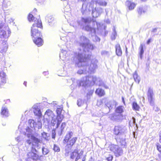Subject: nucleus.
Wrapping results in <instances>:
<instances>
[{"instance_id": "f257e3e1", "label": "nucleus", "mask_w": 161, "mask_h": 161, "mask_svg": "<svg viewBox=\"0 0 161 161\" xmlns=\"http://www.w3.org/2000/svg\"><path fill=\"white\" fill-rule=\"evenodd\" d=\"M78 43L83 50L78 49L74 53L73 56L71 59L75 63L76 66L80 67L81 66L77 73L79 74L94 73L97 67V60L93 59L90 66L86 64L91 56L89 51L94 49L93 45L90 43L89 39L84 36L80 37Z\"/></svg>"}, {"instance_id": "f03ea898", "label": "nucleus", "mask_w": 161, "mask_h": 161, "mask_svg": "<svg viewBox=\"0 0 161 161\" xmlns=\"http://www.w3.org/2000/svg\"><path fill=\"white\" fill-rule=\"evenodd\" d=\"M126 130L125 127L123 126H115L114 129V134L116 135L115 138L117 143L125 147L126 144L125 132Z\"/></svg>"}, {"instance_id": "7ed1b4c3", "label": "nucleus", "mask_w": 161, "mask_h": 161, "mask_svg": "<svg viewBox=\"0 0 161 161\" xmlns=\"http://www.w3.org/2000/svg\"><path fill=\"white\" fill-rule=\"evenodd\" d=\"M73 133L72 131L69 132L66 135L63 140V142L64 144L67 143L65 147V155L68 156L70 152L72 147L76 142L77 138L73 136Z\"/></svg>"}, {"instance_id": "20e7f679", "label": "nucleus", "mask_w": 161, "mask_h": 161, "mask_svg": "<svg viewBox=\"0 0 161 161\" xmlns=\"http://www.w3.org/2000/svg\"><path fill=\"white\" fill-rule=\"evenodd\" d=\"M42 27V23L40 19L35 20L34 23L31 27V33L32 38H37L40 37L42 35L40 32L38 30V28Z\"/></svg>"}, {"instance_id": "39448f33", "label": "nucleus", "mask_w": 161, "mask_h": 161, "mask_svg": "<svg viewBox=\"0 0 161 161\" xmlns=\"http://www.w3.org/2000/svg\"><path fill=\"white\" fill-rule=\"evenodd\" d=\"M36 144H33L32 146L31 147V152H29L27 154V158H26L27 161H31V159L33 160H37L38 158V155L35 152H37V151L35 148V147H36L37 149H39V146L37 148L36 146Z\"/></svg>"}, {"instance_id": "423d86ee", "label": "nucleus", "mask_w": 161, "mask_h": 161, "mask_svg": "<svg viewBox=\"0 0 161 161\" xmlns=\"http://www.w3.org/2000/svg\"><path fill=\"white\" fill-rule=\"evenodd\" d=\"M29 126L31 128H34L35 130L42 128V123L41 119L38 120L37 122H35L33 119H30L28 121Z\"/></svg>"}, {"instance_id": "0eeeda50", "label": "nucleus", "mask_w": 161, "mask_h": 161, "mask_svg": "<svg viewBox=\"0 0 161 161\" xmlns=\"http://www.w3.org/2000/svg\"><path fill=\"white\" fill-rule=\"evenodd\" d=\"M108 118L114 122H121L123 118L122 114L114 113L109 115Z\"/></svg>"}, {"instance_id": "6e6552de", "label": "nucleus", "mask_w": 161, "mask_h": 161, "mask_svg": "<svg viewBox=\"0 0 161 161\" xmlns=\"http://www.w3.org/2000/svg\"><path fill=\"white\" fill-rule=\"evenodd\" d=\"M55 115L53 112L50 109H47L46 111L44 116V121L46 123V121L47 123L48 124L50 122L51 119L54 118L55 117Z\"/></svg>"}, {"instance_id": "1a4fd4ad", "label": "nucleus", "mask_w": 161, "mask_h": 161, "mask_svg": "<svg viewBox=\"0 0 161 161\" xmlns=\"http://www.w3.org/2000/svg\"><path fill=\"white\" fill-rule=\"evenodd\" d=\"M110 150L114 153L117 157L121 155L123 153L122 148L116 145L112 144L110 145Z\"/></svg>"}, {"instance_id": "9d476101", "label": "nucleus", "mask_w": 161, "mask_h": 161, "mask_svg": "<svg viewBox=\"0 0 161 161\" xmlns=\"http://www.w3.org/2000/svg\"><path fill=\"white\" fill-rule=\"evenodd\" d=\"M89 76H86L82 78L80 80L78 81L77 85L79 87L80 86H86L90 83Z\"/></svg>"}, {"instance_id": "9b49d317", "label": "nucleus", "mask_w": 161, "mask_h": 161, "mask_svg": "<svg viewBox=\"0 0 161 161\" xmlns=\"http://www.w3.org/2000/svg\"><path fill=\"white\" fill-rule=\"evenodd\" d=\"M29 138L30 139L27 140L26 141V143L29 145H33V144H34L32 142L33 141L35 144H36V146L38 148V145H39L38 143L40 142V140L34 136H31Z\"/></svg>"}, {"instance_id": "f8f14e48", "label": "nucleus", "mask_w": 161, "mask_h": 161, "mask_svg": "<svg viewBox=\"0 0 161 161\" xmlns=\"http://www.w3.org/2000/svg\"><path fill=\"white\" fill-rule=\"evenodd\" d=\"M92 19L91 18L89 17H82L80 20H78L77 21V23L79 25L82 26L83 24H90L91 23Z\"/></svg>"}, {"instance_id": "ddd939ff", "label": "nucleus", "mask_w": 161, "mask_h": 161, "mask_svg": "<svg viewBox=\"0 0 161 161\" xmlns=\"http://www.w3.org/2000/svg\"><path fill=\"white\" fill-rule=\"evenodd\" d=\"M33 112L35 115L37 116L38 117V120L41 119L42 118V114L41 111V110L38 108V106L36 105H34L33 106Z\"/></svg>"}, {"instance_id": "4468645a", "label": "nucleus", "mask_w": 161, "mask_h": 161, "mask_svg": "<svg viewBox=\"0 0 161 161\" xmlns=\"http://www.w3.org/2000/svg\"><path fill=\"white\" fill-rule=\"evenodd\" d=\"M153 91L149 88L147 92V98L150 105L152 106H153L154 105V102L153 100Z\"/></svg>"}, {"instance_id": "2eb2a0df", "label": "nucleus", "mask_w": 161, "mask_h": 161, "mask_svg": "<svg viewBox=\"0 0 161 161\" xmlns=\"http://www.w3.org/2000/svg\"><path fill=\"white\" fill-rule=\"evenodd\" d=\"M103 10L100 8H95L93 9L92 12V15L93 17L96 18L99 16L103 12Z\"/></svg>"}, {"instance_id": "dca6fc26", "label": "nucleus", "mask_w": 161, "mask_h": 161, "mask_svg": "<svg viewBox=\"0 0 161 161\" xmlns=\"http://www.w3.org/2000/svg\"><path fill=\"white\" fill-rule=\"evenodd\" d=\"M116 104L117 102L116 101L112 100L107 102L105 103V105L108 108L109 112L111 109L115 107Z\"/></svg>"}, {"instance_id": "f3484780", "label": "nucleus", "mask_w": 161, "mask_h": 161, "mask_svg": "<svg viewBox=\"0 0 161 161\" xmlns=\"http://www.w3.org/2000/svg\"><path fill=\"white\" fill-rule=\"evenodd\" d=\"M84 30L90 32L94 34H95L96 29V27L94 26L92 27L90 25H85L84 27H83Z\"/></svg>"}, {"instance_id": "a211bd4d", "label": "nucleus", "mask_w": 161, "mask_h": 161, "mask_svg": "<svg viewBox=\"0 0 161 161\" xmlns=\"http://www.w3.org/2000/svg\"><path fill=\"white\" fill-rule=\"evenodd\" d=\"M8 49V45L5 42H3L0 47V52L3 55L5 54Z\"/></svg>"}, {"instance_id": "6ab92c4d", "label": "nucleus", "mask_w": 161, "mask_h": 161, "mask_svg": "<svg viewBox=\"0 0 161 161\" xmlns=\"http://www.w3.org/2000/svg\"><path fill=\"white\" fill-rule=\"evenodd\" d=\"M34 43L38 47L41 46L42 45L43 41L40 37H38L37 38L32 39Z\"/></svg>"}, {"instance_id": "aec40b11", "label": "nucleus", "mask_w": 161, "mask_h": 161, "mask_svg": "<svg viewBox=\"0 0 161 161\" xmlns=\"http://www.w3.org/2000/svg\"><path fill=\"white\" fill-rule=\"evenodd\" d=\"M1 115L3 117H7L9 115L8 111L7 108L3 106L2 108Z\"/></svg>"}, {"instance_id": "412c9836", "label": "nucleus", "mask_w": 161, "mask_h": 161, "mask_svg": "<svg viewBox=\"0 0 161 161\" xmlns=\"http://www.w3.org/2000/svg\"><path fill=\"white\" fill-rule=\"evenodd\" d=\"M66 126V124L65 122H63L62 123L60 127L59 126L58 127H57L58 130V133L59 135L61 136L63 132H64V129Z\"/></svg>"}, {"instance_id": "4be33fe9", "label": "nucleus", "mask_w": 161, "mask_h": 161, "mask_svg": "<svg viewBox=\"0 0 161 161\" xmlns=\"http://www.w3.org/2000/svg\"><path fill=\"white\" fill-rule=\"evenodd\" d=\"M46 20L51 26H53L55 23L54 18L51 16L47 17L46 18Z\"/></svg>"}, {"instance_id": "5701e85b", "label": "nucleus", "mask_w": 161, "mask_h": 161, "mask_svg": "<svg viewBox=\"0 0 161 161\" xmlns=\"http://www.w3.org/2000/svg\"><path fill=\"white\" fill-rule=\"evenodd\" d=\"M9 31L8 34H7L6 31L4 30H2V28L0 29V37L1 38L6 39L9 36Z\"/></svg>"}, {"instance_id": "b1692460", "label": "nucleus", "mask_w": 161, "mask_h": 161, "mask_svg": "<svg viewBox=\"0 0 161 161\" xmlns=\"http://www.w3.org/2000/svg\"><path fill=\"white\" fill-rule=\"evenodd\" d=\"M125 5L130 10H133L136 6L135 3L129 1H127L126 2Z\"/></svg>"}, {"instance_id": "393cba45", "label": "nucleus", "mask_w": 161, "mask_h": 161, "mask_svg": "<svg viewBox=\"0 0 161 161\" xmlns=\"http://www.w3.org/2000/svg\"><path fill=\"white\" fill-rule=\"evenodd\" d=\"M115 47L116 54L118 56H121L122 52L119 44H117L115 45Z\"/></svg>"}, {"instance_id": "a878e982", "label": "nucleus", "mask_w": 161, "mask_h": 161, "mask_svg": "<svg viewBox=\"0 0 161 161\" xmlns=\"http://www.w3.org/2000/svg\"><path fill=\"white\" fill-rule=\"evenodd\" d=\"M67 52L62 49L61 52L60 53V58L63 61H64L65 60L66 58Z\"/></svg>"}, {"instance_id": "bb28decb", "label": "nucleus", "mask_w": 161, "mask_h": 161, "mask_svg": "<svg viewBox=\"0 0 161 161\" xmlns=\"http://www.w3.org/2000/svg\"><path fill=\"white\" fill-rule=\"evenodd\" d=\"M96 93L100 97H102L104 95L105 93L104 90L101 88H97L96 89Z\"/></svg>"}, {"instance_id": "cd10ccee", "label": "nucleus", "mask_w": 161, "mask_h": 161, "mask_svg": "<svg viewBox=\"0 0 161 161\" xmlns=\"http://www.w3.org/2000/svg\"><path fill=\"white\" fill-rule=\"evenodd\" d=\"M124 107L122 106H119L117 107L115 109L116 113L122 114L124 112Z\"/></svg>"}, {"instance_id": "c85d7f7f", "label": "nucleus", "mask_w": 161, "mask_h": 161, "mask_svg": "<svg viewBox=\"0 0 161 161\" xmlns=\"http://www.w3.org/2000/svg\"><path fill=\"white\" fill-rule=\"evenodd\" d=\"M147 10V9L146 8L141 7H139L137 9L138 13L140 15L145 13Z\"/></svg>"}, {"instance_id": "c756f323", "label": "nucleus", "mask_w": 161, "mask_h": 161, "mask_svg": "<svg viewBox=\"0 0 161 161\" xmlns=\"http://www.w3.org/2000/svg\"><path fill=\"white\" fill-rule=\"evenodd\" d=\"M133 77L135 81L138 84H139L140 80V78L137 74L136 71L133 74Z\"/></svg>"}, {"instance_id": "7c9ffc66", "label": "nucleus", "mask_w": 161, "mask_h": 161, "mask_svg": "<svg viewBox=\"0 0 161 161\" xmlns=\"http://www.w3.org/2000/svg\"><path fill=\"white\" fill-rule=\"evenodd\" d=\"M56 119L57 120V127H58L63 119V115L61 114L58 115Z\"/></svg>"}, {"instance_id": "2f4dec72", "label": "nucleus", "mask_w": 161, "mask_h": 161, "mask_svg": "<svg viewBox=\"0 0 161 161\" xmlns=\"http://www.w3.org/2000/svg\"><path fill=\"white\" fill-rule=\"evenodd\" d=\"M92 25H94V26L95 25H96L97 26V29L98 31L101 30L103 27V25H102L101 23L94 21L92 22Z\"/></svg>"}, {"instance_id": "473e14b6", "label": "nucleus", "mask_w": 161, "mask_h": 161, "mask_svg": "<svg viewBox=\"0 0 161 161\" xmlns=\"http://www.w3.org/2000/svg\"><path fill=\"white\" fill-rule=\"evenodd\" d=\"M139 55L141 59H142V55L144 53V50H143V45L142 44H141L140 45V47H139Z\"/></svg>"}, {"instance_id": "72a5a7b5", "label": "nucleus", "mask_w": 161, "mask_h": 161, "mask_svg": "<svg viewBox=\"0 0 161 161\" xmlns=\"http://www.w3.org/2000/svg\"><path fill=\"white\" fill-rule=\"evenodd\" d=\"M132 107L134 110L138 111L140 109V107L136 102H134L132 103Z\"/></svg>"}, {"instance_id": "f704fd0d", "label": "nucleus", "mask_w": 161, "mask_h": 161, "mask_svg": "<svg viewBox=\"0 0 161 161\" xmlns=\"http://www.w3.org/2000/svg\"><path fill=\"white\" fill-rule=\"evenodd\" d=\"M113 32L111 36V38L112 40H114L117 36V34L115 30V28L114 26L113 28Z\"/></svg>"}, {"instance_id": "c9c22d12", "label": "nucleus", "mask_w": 161, "mask_h": 161, "mask_svg": "<svg viewBox=\"0 0 161 161\" xmlns=\"http://www.w3.org/2000/svg\"><path fill=\"white\" fill-rule=\"evenodd\" d=\"M102 55L104 57L108 58L110 56V54L108 51L106 50H102L101 52Z\"/></svg>"}, {"instance_id": "e433bc0d", "label": "nucleus", "mask_w": 161, "mask_h": 161, "mask_svg": "<svg viewBox=\"0 0 161 161\" xmlns=\"http://www.w3.org/2000/svg\"><path fill=\"white\" fill-rule=\"evenodd\" d=\"M42 151L43 154L44 155H47L49 152V149L44 147H42Z\"/></svg>"}, {"instance_id": "4c0bfd02", "label": "nucleus", "mask_w": 161, "mask_h": 161, "mask_svg": "<svg viewBox=\"0 0 161 161\" xmlns=\"http://www.w3.org/2000/svg\"><path fill=\"white\" fill-rule=\"evenodd\" d=\"M28 20L30 22L33 21H34V22L35 20L40 19H37L32 14H29L28 16Z\"/></svg>"}, {"instance_id": "58836bf2", "label": "nucleus", "mask_w": 161, "mask_h": 161, "mask_svg": "<svg viewBox=\"0 0 161 161\" xmlns=\"http://www.w3.org/2000/svg\"><path fill=\"white\" fill-rule=\"evenodd\" d=\"M38 5L41 6L45 4L46 0H35Z\"/></svg>"}, {"instance_id": "ea45409f", "label": "nucleus", "mask_w": 161, "mask_h": 161, "mask_svg": "<svg viewBox=\"0 0 161 161\" xmlns=\"http://www.w3.org/2000/svg\"><path fill=\"white\" fill-rule=\"evenodd\" d=\"M3 76L1 78V83L2 85H4L6 82V74L4 72L3 73Z\"/></svg>"}, {"instance_id": "a19ab883", "label": "nucleus", "mask_w": 161, "mask_h": 161, "mask_svg": "<svg viewBox=\"0 0 161 161\" xmlns=\"http://www.w3.org/2000/svg\"><path fill=\"white\" fill-rule=\"evenodd\" d=\"M26 131L28 132V133L27 134V136L28 137H30L31 136H32L31 135V134L32 132V130L30 128L29 126H28L26 129Z\"/></svg>"}, {"instance_id": "79ce46f5", "label": "nucleus", "mask_w": 161, "mask_h": 161, "mask_svg": "<svg viewBox=\"0 0 161 161\" xmlns=\"http://www.w3.org/2000/svg\"><path fill=\"white\" fill-rule=\"evenodd\" d=\"M78 150L76 149L74 150V151L72 152L70 155V158L72 159H74L75 156L77 155V154Z\"/></svg>"}, {"instance_id": "37998d69", "label": "nucleus", "mask_w": 161, "mask_h": 161, "mask_svg": "<svg viewBox=\"0 0 161 161\" xmlns=\"http://www.w3.org/2000/svg\"><path fill=\"white\" fill-rule=\"evenodd\" d=\"M50 122H51L53 126H54L56 124H57V119L56 117L55 116L54 118L51 119Z\"/></svg>"}, {"instance_id": "c03bdc74", "label": "nucleus", "mask_w": 161, "mask_h": 161, "mask_svg": "<svg viewBox=\"0 0 161 161\" xmlns=\"http://www.w3.org/2000/svg\"><path fill=\"white\" fill-rule=\"evenodd\" d=\"M84 102L81 99H79L77 100V104L78 106L80 107L83 105Z\"/></svg>"}, {"instance_id": "a18cd8bd", "label": "nucleus", "mask_w": 161, "mask_h": 161, "mask_svg": "<svg viewBox=\"0 0 161 161\" xmlns=\"http://www.w3.org/2000/svg\"><path fill=\"white\" fill-rule=\"evenodd\" d=\"M153 109L155 112L158 113V114H160L161 113V110H160L159 108L158 107L156 106L153 107Z\"/></svg>"}, {"instance_id": "49530a36", "label": "nucleus", "mask_w": 161, "mask_h": 161, "mask_svg": "<svg viewBox=\"0 0 161 161\" xmlns=\"http://www.w3.org/2000/svg\"><path fill=\"white\" fill-rule=\"evenodd\" d=\"M97 4L100 5L106 6L107 3L105 1H101L100 0H99V2H98L97 3Z\"/></svg>"}, {"instance_id": "de8ad7c7", "label": "nucleus", "mask_w": 161, "mask_h": 161, "mask_svg": "<svg viewBox=\"0 0 161 161\" xmlns=\"http://www.w3.org/2000/svg\"><path fill=\"white\" fill-rule=\"evenodd\" d=\"M53 150L56 152H59L60 151V148L57 146L56 145L54 144L53 147Z\"/></svg>"}, {"instance_id": "09e8293b", "label": "nucleus", "mask_w": 161, "mask_h": 161, "mask_svg": "<svg viewBox=\"0 0 161 161\" xmlns=\"http://www.w3.org/2000/svg\"><path fill=\"white\" fill-rule=\"evenodd\" d=\"M113 156L111 154H109L108 157L106 158L108 161H112L113 160Z\"/></svg>"}, {"instance_id": "8fccbe9b", "label": "nucleus", "mask_w": 161, "mask_h": 161, "mask_svg": "<svg viewBox=\"0 0 161 161\" xmlns=\"http://www.w3.org/2000/svg\"><path fill=\"white\" fill-rule=\"evenodd\" d=\"M62 111V109L60 108H57L56 112L58 115H59L61 114Z\"/></svg>"}, {"instance_id": "3c124183", "label": "nucleus", "mask_w": 161, "mask_h": 161, "mask_svg": "<svg viewBox=\"0 0 161 161\" xmlns=\"http://www.w3.org/2000/svg\"><path fill=\"white\" fill-rule=\"evenodd\" d=\"M157 148L159 152L161 153V145L158 143L156 145Z\"/></svg>"}, {"instance_id": "603ef678", "label": "nucleus", "mask_w": 161, "mask_h": 161, "mask_svg": "<svg viewBox=\"0 0 161 161\" xmlns=\"http://www.w3.org/2000/svg\"><path fill=\"white\" fill-rule=\"evenodd\" d=\"M92 81L93 82L95 83L96 82V81L97 80V77L94 75L92 76Z\"/></svg>"}, {"instance_id": "864d4df0", "label": "nucleus", "mask_w": 161, "mask_h": 161, "mask_svg": "<svg viewBox=\"0 0 161 161\" xmlns=\"http://www.w3.org/2000/svg\"><path fill=\"white\" fill-rule=\"evenodd\" d=\"M56 132L55 130H53L52 131V138L54 139L56 136Z\"/></svg>"}, {"instance_id": "5fc2aeb1", "label": "nucleus", "mask_w": 161, "mask_h": 161, "mask_svg": "<svg viewBox=\"0 0 161 161\" xmlns=\"http://www.w3.org/2000/svg\"><path fill=\"white\" fill-rule=\"evenodd\" d=\"M47 134L45 132H43L42 133V137L44 139H47Z\"/></svg>"}, {"instance_id": "6e6d98bb", "label": "nucleus", "mask_w": 161, "mask_h": 161, "mask_svg": "<svg viewBox=\"0 0 161 161\" xmlns=\"http://www.w3.org/2000/svg\"><path fill=\"white\" fill-rule=\"evenodd\" d=\"M99 83L98 84V85L99 86H103V85L104 84V83L103 81L102 80H101L100 79H99Z\"/></svg>"}, {"instance_id": "4d7b16f0", "label": "nucleus", "mask_w": 161, "mask_h": 161, "mask_svg": "<svg viewBox=\"0 0 161 161\" xmlns=\"http://www.w3.org/2000/svg\"><path fill=\"white\" fill-rule=\"evenodd\" d=\"M77 156L75 160V161H77V160L79 159L80 158L81 155H80V153H77Z\"/></svg>"}, {"instance_id": "13d9d810", "label": "nucleus", "mask_w": 161, "mask_h": 161, "mask_svg": "<svg viewBox=\"0 0 161 161\" xmlns=\"http://www.w3.org/2000/svg\"><path fill=\"white\" fill-rule=\"evenodd\" d=\"M84 4H82V6L81 9V12L83 14L84 12H83V11H85V10L86 9L85 8V9H84Z\"/></svg>"}, {"instance_id": "bf43d9fd", "label": "nucleus", "mask_w": 161, "mask_h": 161, "mask_svg": "<svg viewBox=\"0 0 161 161\" xmlns=\"http://www.w3.org/2000/svg\"><path fill=\"white\" fill-rule=\"evenodd\" d=\"M103 87L105 89H108V87L107 85H105V84H104L103 86Z\"/></svg>"}, {"instance_id": "052dcab7", "label": "nucleus", "mask_w": 161, "mask_h": 161, "mask_svg": "<svg viewBox=\"0 0 161 161\" xmlns=\"http://www.w3.org/2000/svg\"><path fill=\"white\" fill-rule=\"evenodd\" d=\"M96 39L97 41L99 42L100 41V39L97 36H95Z\"/></svg>"}, {"instance_id": "680f3d73", "label": "nucleus", "mask_w": 161, "mask_h": 161, "mask_svg": "<svg viewBox=\"0 0 161 161\" xmlns=\"http://www.w3.org/2000/svg\"><path fill=\"white\" fill-rule=\"evenodd\" d=\"M43 73V74L45 75H47L48 74L47 72L46 71L44 72Z\"/></svg>"}, {"instance_id": "e2e57ef3", "label": "nucleus", "mask_w": 161, "mask_h": 161, "mask_svg": "<svg viewBox=\"0 0 161 161\" xmlns=\"http://www.w3.org/2000/svg\"><path fill=\"white\" fill-rule=\"evenodd\" d=\"M151 39H149L147 42V44H149L150 43V42H151Z\"/></svg>"}, {"instance_id": "0e129e2a", "label": "nucleus", "mask_w": 161, "mask_h": 161, "mask_svg": "<svg viewBox=\"0 0 161 161\" xmlns=\"http://www.w3.org/2000/svg\"><path fill=\"white\" fill-rule=\"evenodd\" d=\"M93 2H95L96 3H97L98 2H99V0H92Z\"/></svg>"}, {"instance_id": "69168bd1", "label": "nucleus", "mask_w": 161, "mask_h": 161, "mask_svg": "<svg viewBox=\"0 0 161 161\" xmlns=\"http://www.w3.org/2000/svg\"><path fill=\"white\" fill-rule=\"evenodd\" d=\"M157 31V28L153 29V30L152 31L153 32H156Z\"/></svg>"}, {"instance_id": "338daca9", "label": "nucleus", "mask_w": 161, "mask_h": 161, "mask_svg": "<svg viewBox=\"0 0 161 161\" xmlns=\"http://www.w3.org/2000/svg\"><path fill=\"white\" fill-rule=\"evenodd\" d=\"M16 140H17V142H19V141H20L19 137H18L17 138H16Z\"/></svg>"}, {"instance_id": "774afa93", "label": "nucleus", "mask_w": 161, "mask_h": 161, "mask_svg": "<svg viewBox=\"0 0 161 161\" xmlns=\"http://www.w3.org/2000/svg\"><path fill=\"white\" fill-rule=\"evenodd\" d=\"M83 153V151L82 150H81L80 152V153H80V155L81 156V155H82Z\"/></svg>"}]
</instances>
